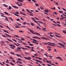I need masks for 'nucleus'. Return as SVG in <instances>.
<instances>
[{"label": "nucleus", "instance_id": "c9c22d12", "mask_svg": "<svg viewBox=\"0 0 66 66\" xmlns=\"http://www.w3.org/2000/svg\"><path fill=\"white\" fill-rule=\"evenodd\" d=\"M48 34H50V35H51V34H53V33L52 32H49V33H48Z\"/></svg>", "mask_w": 66, "mask_h": 66}, {"label": "nucleus", "instance_id": "bf43d9fd", "mask_svg": "<svg viewBox=\"0 0 66 66\" xmlns=\"http://www.w3.org/2000/svg\"><path fill=\"white\" fill-rule=\"evenodd\" d=\"M14 43V44L15 45H16V46H19V45H17V44H16L15 43Z\"/></svg>", "mask_w": 66, "mask_h": 66}, {"label": "nucleus", "instance_id": "e433bc0d", "mask_svg": "<svg viewBox=\"0 0 66 66\" xmlns=\"http://www.w3.org/2000/svg\"><path fill=\"white\" fill-rule=\"evenodd\" d=\"M12 9V7L11 6H9V10H11Z\"/></svg>", "mask_w": 66, "mask_h": 66}, {"label": "nucleus", "instance_id": "412c9836", "mask_svg": "<svg viewBox=\"0 0 66 66\" xmlns=\"http://www.w3.org/2000/svg\"><path fill=\"white\" fill-rule=\"evenodd\" d=\"M11 65H15V64L12 63V62H10V63Z\"/></svg>", "mask_w": 66, "mask_h": 66}, {"label": "nucleus", "instance_id": "de8ad7c7", "mask_svg": "<svg viewBox=\"0 0 66 66\" xmlns=\"http://www.w3.org/2000/svg\"><path fill=\"white\" fill-rule=\"evenodd\" d=\"M7 27L9 29V30H11L10 28L8 26H7Z\"/></svg>", "mask_w": 66, "mask_h": 66}, {"label": "nucleus", "instance_id": "f704fd0d", "mask_svg": "<svg viewBox=\"0 0 66 66\" xmlns=\"http://www.w3.org/2000/svg\"><path fill=\"white\" fill-rule=\"evenodd\" d=\"M14 14L16 16H18V17L19 16V15H18L15 13H14Z\"/></svg>", "mask_w": 66, "mask_h": 66}, {"label": "nucleus", "instance_id": "c03bdc74", "mask_svg": "<svg viewBox=\"0 0 66 66\" xmlns=\"http://www.w3.org/2000/svg\"><path fill=\"white\" fill-rule=\"evenodd\" d=\"M15 37H18V38H20V37H19V36H18V35H16L15 36Z\"/></svg>", "mask_w": 66, "mask_h": 66}, {"label": "nucleus", "instance_id": "b1692460", "mask_svg": "<svg viewBox=\"0 0 66 66\" xmlns=\"http://www.w3.org/2000/svg\"><path fill=\"white\" fill-rule=\"evenodd\" d=\"M4 13L5 14H6V15H8L9 14V13H7V12H4Z\"/></svg>", "mask_w": 66, "mask_h": 66}, {"label": "nucleus", "instance_id": "c756f323", "mask_svg": "<svg viewBox=\"0 0 66 66\" xmlns=\"http://www.w3.org/2000/svg\"><path fill=\"white\" fill-rule=\"evenodd\" d=\"M10 54H13V55H15V54L13 52H11Z\"/></svg>", "mask_w": 66, "mask_h": 66}, {"label": "nucleus", "instance_id": "864d4df0", "mask_svg": "<svg viewBox=\"0 0 66 66\" xmlns=\"http://www.w3.org/2000/svg\"><path fill=\"white\" fill-rule=\"evenodd\" d=\"M46 29V28H44L43 29V31H45Z\"/></svg>", "mask_w": 66, "mask_h": 66}, {"label": "nucleus", "instance_id": "7ed1b4c3", "mask_svg": "<svg viewBox=\"0 0 66 66\" xmlns=\"http://www.w3.org/2000/svg\"><path fill=\"white\" fill-rule=\"evenodd\" d=\"M58 44L60 45V46L62 47L64 49H66V48L64 47L65 45L61 43H58Z\"/></svg>", "mask_w": 66, "mask_h": 66}, {"label": "nucleus", "instance_id": "6e6552de", "mask_svg": "<svg viewBox=\"0 0 66 66\" xmlns=\"http://www.w3.org/2000/svg\"><path fill=\"white\" fill-rule=\"evenodd\" d=\"M35 61L38 62L40 63H42V61H40L37 60H35Z\"/></svg>", "mask_w": 66, "mask_h": 66}, {"label": "nucleus", "instance_id": "473e14b6", "mask_svg": "<svg viewBox=\"0 0 66 66\" xmlns=\"http://www.w3.org/2000/svg\"><path fill=\"white\" fill-rule=\"evenodd\" d=\"M3 5L5 6V7H8V6L5 5V4H3Z\"/></svg>", "mask_w": 66, "mask_h": 66}, {"label": "nucleus", "instance_id": "13d9d810", "mask_svg": "<svg viewBox=\"0 0 66 66\" xmlns=\"http://www.w3.org/2000/svg\"><path fill=\"white\" fill-rule=\"evenodd\" d=\"M14 43V44L15 45H16V46H19V45H17V44H16L15 43Z\"/></svg>", "mask_w": 66, "mask_h": 66}, {"label": "nucleus", "instance_id": "9b49d317", "mask_svg": "<svg viewBox=\"0 0 66 66\" xmlns=\"http://www.w3.org/2000/svg\"><path fill=\"white\" fill-rule=\"evenodd\" d=\"M20 14H22V15H24V16L26 15L25 14H24V13H23L22 12H20Z\"/></svg>", "mask_w": 66, "mask_h": 66}, {"label": "nucleus", "instance_id": "9d476101", "mask_svg": "<svg viewBox=\"0 0 66 66\" xmlns=\"http://www.w3.org/2000/svg\"><path fill=\"white\" fill-rule=\"evenodd\" d=\"M9 46L11 47H13L14 48H15V46H14V45H13L12 44H9Z\"/></svg>", "mask_w": 66, "mask_h": 66}, {"label": "nucleus", "instance_id": "a211bd4d", "mask_svg": "<svg viewBox=\"0 0 66 66\" xmlns=\"http://www.w3.org/2000/svg\"><path fill=\"white\" fill-rule=\"evenodd\" d=\"M25 46L26 47H27L29 49H31V47L30 46Z\"/></svg>", "mask_w": 66, "mask_h": 66}, {"label": "nucleus", "instance_id": "4be33fe9", "mask_svg": "<svg viewBox=\"0 0 66 66\" xmlns=\"http://www.w3.org/2000/svg\"><path fill=\"white\" fill-rule=\"evenodd\" d=\"M35 5L36 6L38 7L39 6V5L37 3L35 4Z\"/></svg>", "mask_w": 66, "mask_h": 66}, {"label": "nucleus", "instance_id": "6e6d98bb", "mask_svg": "<svg viewBox=\"0 0 66 66\" xmlns=\"http://www.w3.org/2000/svg\"><path fill=\"white\" fill-rule=\"evenodd\" d=\"M62 10H63V11H65L66 12V10H65V9H64V8H62Z\"/></svg>", "mask_w": 66, "mask_h": 66}, {"label": "nucleus", "instance_id": "bb28decb", "mask_svg": "<svg viewBox=\"0 0 66 66\" xmlns=\"http://www.w3.org/2000/svg\"><path fill=\"white\" fill-rule=\"evenodd\" d=\"M45 60H46V61H47V59L46 58H44V59H43V61H45Z\"/></svg>", "mask_w": 66, "mask_h": 66}, {"label": "nucleus", "instance_id": "f8f14e48", "mask_svg": "<svg viewBox=\"0 0 66 66\" xmlns=\"http://www.w3.org/2000/svg\"><path fill=\"white\" fill-rule=\"evenodd\" d=\"M46 62L47 63H52L51 61H49L47 60H46Z\"/></svg>", "mask_w": 66, "mask_h": 66}, {"label": "nucleus", "instance_id": "a878e982", "mask_svg": "<svg viewBox=\"0 0 66 66\" xmlns=\"http://www.w3.org/2000/svg\"><path fill=\"white\" fill-rule=\"evenodd\" d=\"M19 2H22L23 1V0H17Z\"/></svg>", "mask_w": 66, "mask_h": 66}, {"label": "nucleus", "instance_id": "393cba45", "mask_svg": "<svg viewBox=\"0 0 66 66\" xmlns=\"http://www.w3.org/2000/svg\"><path fill=\"white\" fill-rule=\"evenodd\" d=\"M2 36L4 38H6L7 37V36H5L4 35H2Z\"/></svg>", "mask_w": 66, "mask_h": 66}, {"label": "nucleus", "instance_id": "680f3d73", "mask_svg": "<svg viewBox=\"0 0 66 66\" xmlns=\"http://www.w3.org/2000/svg\"><path fill=\"white\" fill-rule=\"evenodd\" d=\"M21 39L22 40H24L25 39L24 38H21Z\"/></svg>", "mask_w": 66, "mask_h": 66}, {"label": "nucleus", "instance_id": "58836bf2", "mask_svg": "<svg viewBox=\"0 0 66 66\" xmlns=\"http://www.w3.org/2000/svg\"><path fill=\"white\" fill-rule=\"evenodd\" d=\"M26 11L28 12L29 13H30V12L29 11V10L28 9H26Z\"/></svg>", "mask_w": 66, "mask_h": 66}, {"label": "nucleus", "instance_id": "dca6fc26", "mask_svg": "<svg viewBox=\"0 0 66 66\" xmlns=\"http://www.w3.org/2000/svg\"><path fill=\"white\" fill-rule=\"evenodd\" d=\"M16 49L18 51H20V50L21 49V48L20 47H18V48H16Z\"/></svg>", "mask_w": 66, "mask_h": 66}, {"label": "nucleus", "instance_id": "0eeeda50", "mask_svg": "<svg viewBox=\"0 0 66 66\" xmlns=\"http://www.w3.org/2000/svg\"><path fill=\"white\" fill-rule=\"evenodd\" d=\"M56 59H60L61 60H60V61H62V59L60 57L58 56L57 57H56Z\"/></svg>", "mask_w": 66, "mask_h": 66}, {"label": "nucleus", "instance_id": "8fccbe9b", "mask_svg": "<svg viewBox=\"0 0 66 66\" xmlns=\"http://www.w3.org/2000/svg\"><path fill=\"white\" fill-rule=\"evenodd\" d=\"M63 44L66 45V43L64 42H62Z\"/></svg>", "mask_w": 66, "mask_h": 66}, {"label": "nucleus", "instance_id": "603ef678", "mask_svg": "<svg viewBox=\"0 0 66 66\" xmlns=\"http://www.w3.org/2000/svg\"><path fill=\"white\" fill-rule=\"evenodd\" d=\"M53 22L54 23H55V24H56L57 23V22H56L54 21H53Z\"/></svg>", "mask_w": 66, "mask_h": 66}, {"label": "nucleus", "instance_id": "37998d69", "mask_svg": "<svg viewBox=\"0 0 66 66\" xmlns=\"http://www.w3.org/2000/svg\"><path fill=\"white\" fill-rule=\"evenodd\" d=\"M18 5H19V6H22V5H21L20 4H18Z\"/></svg>", "mask_w": 66, "mask_h": 66}, {"label": "nucleus", "instance_id": "5701e85b", "mask_svg": "<svg viewBox=\"0 0 66 66\" xmlns=\"http://www.w3.org/2000/svg\"><path fill=\"white\" fill-rule=\"evenodd\" d=\"M42 38L43 39H46V40H47L48 39V38H45V37H42Z\"/></svg>", "mask_w": 66, "mask_h": 66}, {"label": "nucleus", "instance_id": "1a4fd4ad", "mask_svg": "<svg viewBox=\"0 0 66 66\" xmlns=\"http://www.w3.org/2000/svg\"><path fill=\"white\" fill-rule=\"evenodd\" d=\"M12 6L14 8H15V9H19V7L16 6Z\"/></svg>", "mask_w": 66, "mask_h": 66}, {"label": "nucleus", "instance_id": "f257e3e1", "mask_svg": "<svg viewBox=\"0 0 66 66\" xmlns=\"http://www.w3.org/2000/svg\"><path fill=\"white\" fill-rule=\"evenodd\" d=\"M28 30L31 33L33 34H36L37 35L39 36H41V35L39 34L38 33H37V32H35L34 33V31H32L31 29H28Z\"/></svg>", "mask_w": 66, "mask_h": 66}, {"label": "nucleus", "instance_id": "72a5a7b5", "mask_svg": "<svg viewBox=\"0 0 66 66\" xmlns=\"http://www.w3.org/2000/svg\"><path fill=\"white\" fill-rule=\"evenodd\" d=\"M47 48H52V47L48 46H47Z\"/></svg>", "mask_w": 66, "mask_h": 66}, {"label": "nucleus", "instance_id": "f03ea898", "mask_svg": "<svg viewBox=\"0 0 66 66\" xmlns=\"http://www.w3.org/2000/svg\"><path fill=\"white\" fill-rule=\"evenodd\" d=\"M31 18L32 19H33L32 20V21L36 23L40 27H41V26L40 25V24L38 23V22L37 21L34 20H35V19L34 18Z\"/></svg>", "mask_w": 66, "mask_h": 66}, {"label": "nucleus", "instance_id": "338daca9", "mask_svg": "<svg viewBox=\"0 0 66 66\" xmlns=\"http://www.w3.org/2000/svg\"><path fill=\"white\" fill-rule=\"evenodd\" d=\"M0 64L1 65H2V66H4V65L2 63H1V62H0Z\"/></svg>", "mask_w": 66, "mask_h": 66}, {"label": "nucleus", "instance_id": "052dcab7", "mask_svg": "<svg viewBox=\"0 0 66 66\" xmlns=\"http://www.w3.org/2000/svg\"><path fill=\"white\" fill-rule=\"evenodd\" d=\"M15 13L16 14H19V13L18 12H15Z\"/></svg>", "mask_w": 66, "mask_h": 66}, {"label": "nucleus", "instance_id": "4c0bfd02", "mask_svg": "<svg viewBox=\"0 0 66 66\" xmlns=\"http://www.w3.org/2000/svg\"><path fill=\"white\" fill-rule=\"evenodd\" d=\"M60 20H63V19H64V18L63 17H62L61 18H60Z\"/></svg>", "mask_w": 66, "mask_h": 66}, {"label": "nucleus", "instance_id": "6ab92c4d", "mask_svg": "<svg viewBox=\"0 0 66 66\" xmlns=\"http://www.w3.org/2000/svg\"><path fill=\"white\" fill-rule=\"evenodd\" d=\"M37 29H41V28L38 26H37L36 27Z\"/></svg>", "mask_w": 66, "mask_h": 66}, {"label": "nucleus", "instance_id": "49530a36", "mask_svg": "<svg viewBox=\"0 0 66 66\" xmlns=\"http://www.w3.org/2000/svg\"><path fill=\"white\" fill-rule=\"evenodd\" d=\"M34 24L33 23H31V25L32 26H34Z\"/></svg>", "mask_w": 66, "mask_h": 66}, {"label": "nucleus", "instance_id": "3c124183", "mask_svg": "<svg viewBox=\"0 0 66 66\" xmlns=\"http://www.w3.org/2000/svg\"><path fill=\"white\" fill-rule=\"evenodd\" d=\"M15 28H20V27L16 26L15 27Z\"/></svg>", "mask_w": 66, "mask_h": 66}, {"label": "nucleus", "instance_id": "f3484780", "mask_svg": "<svg viewBox=\"0 0 66 66\" xmlns=\"http://www.w3.org/2000/svg\"><path fill=\"white\" fill-rule=\"evenodd\" d=\"M31 40H33L35 42H38V41L37 40H36L35 39H31Z\"/></svg>", "mask_w": 66, "mask_h": 66}, {"label": "nucleus", "instance_id": "2eb2a0df", "mask_svg": "<svg viewBox=\"0 0 66 66\" xmlns=\"http://www.w3.org/2000/svg\"><path fill=\"white\" fill-rule=\"evenodd\" d=\"M4 34L5 35H6L8 37H11V36H10V35H9L8 34Z\"/></svg>", "mask_w": 66, "mask_h": 66}, {"label": "nucleus", "instance_id": "09e8293b", "mask_svg": "<svg viewBox=\"0 0 66 66\" xmlns=\"http://www.w3.org/2000/svg\"><path fill=\"white\" fill-rule=\"evenodd\" d=\"M34 18L35 19H36L37 20H39V19L35 17H34Z\"/></svg>", "mask_w": 66, "mask_h": 66}, {"label": "nucleus", "instance_id": "423d86ee", "mask_svg": "<svg viewBox=\"0 0 66 66\" xmlns=\"http://www.w3.org/2000/svg\"><path fill=\"white\" fill-rule=\"evenodd\" d=\"M24 59L27 60H29L30 59H31V57H30L29 56L28 57H24Z\"/></svg>", "mask_w": 66, "mask_h": 66}, {"label": "nucleus", "instance_id": "4d7b16f0", "mask_svg": "<svg viewBox=\"0 0 66 66\" xmlns=\"http://www.w3.org/2000/svg\"><path fill=\"white\" fill-rule=\"evenodd\" d=\"M63 32L64 34H66V32L65 31H63Z\"/></svg>", "mask_w": 66, "mask_h": 66}, {"label": "nucleus", "instance_id": "4468645a", "mask_svg": "<svg viewBox=\"0 0 66 66\" xmlns=\"http://www.w3.org/2000/svg\"><path fill=\"white\" fill-rule=\"evenodd\" d=\"M21 48L22 49H23V50H27L28 49L27 48H24L23 47H21Z\"/></svg>", "mask_w": 66, "mask_h": 66}, {"label": "nucleus", "instance_id": "0e129e2a", "mask_svg": "<svg viewBox=\"0 0 66 66\" xmlns=\"http://www.w3.org/2000/svg\"><path fill=\"white\" fill-rule=\"evenodd\" d=\"M47 43L48 44H52V43H51L50 42H48Z\"/></svg>", "mask_w": 66, "mask_h": 66}, {"label": "nucleus", "instance_id": "5fc2aeb1", "mask_svg": "<svg viewBox=\"0 0 66 66\" xmlns=\"http://www.w3.org/2000/svg\"><path fill=\"white\" fill-rule=\"evenodd\" d=\"M19 32H23L21 30H20L19 31Z\"/></svg>", "mask_w": 66, "mask_h": 66}, {"label": "nucleus", "instance_id": "774afa93", "mask_svg": "<svg viewBox=\"0 0 66 66\" xmlns=\"http://www.w3.org/2000/svg\"><path fill=\"white\" fill-rule=\"evenodd\" d=\"M27 23L26 22H24L23 23V24L24 25H26Z\"/></svg>", "mask_w": 66, "mask_h": 66}, {"label": "nucleus", "instance_id": "20e7f679", "mask_svg": "<svg viewBox=\"0 0 66 66\" xmlns=\"http://www.w3.org/2000/svg\"><path fill=\"white\" fill-rule=\"evenodd\" d=\"M32 38L34 39H41L40 38L36 36H33L32 37Z\"/></svg>", "mask_w": 66, "mask_h": 66}, {"label": "nucleus", "instance_id": "c85d7f7f", "mask_svg": "<svg viewBox=\"0 0 66 66\" xmlns=\"http://www.w3.org/2000/svg\"><path fill=\"white\" fill-rule=\"evenodd\" d=\"M29 46H33L34 45L33 44H29Z\"/></svg>", "mask_w": 66, "mask_h": 66}, {"label": "nucleus", "instance_id": "69168bd1", "mask_svg": "<svg viewBox=\"0 0 66 66\" xmlns=\"http://www.w3.org/2000/svg\"><path fill=\"white\" fill-rule=\"evenodd\" d=\"M56 25L59 27H60L61 26L60 25V24H57Z\"/></svg>", "mask_w": 66, "mask_h": 66}, {"label": "nucleus", "instance_id": "2f4dec72", "mask_svg": "<svg viewBox=\"0 0 66 66\" xmlns=\"http://www.w3.org/2000/svg\"><path fill=\"white\" fill-rule=\"evenodd\" d=\"M32 1V2H34L35 3H36V1L35 0H31Z\"/></svg>", "mask_w": 66, "mask_h": 66}, {"label": "nucleus", "instance_id": "ddd939ff", "mask_svg": "<svg viewBox=\"0 0 66 66\" xmlns=\"http://www.w3.org/2000/svg\"><path fill=\"white\" fill-rule=\"evenodd\" d=\"M16 56H17L20 57H21V56L20 55L18 54H16Z\"/></svg>", "mask_w": 66, "mask_h": 66}, {"label": "nucleus", "instance_id": "e2e57ef3", "mask_svg": "<svg viewBox=\"0 0 66 66\" xmlns=\"http://www.w3.org/2000/svg\"><path fill=\"white\" fill-rule=\"evenodd\" d=\"M18 60H19V61H22V60H21V59H20V58L18 59Z\"/></svg>", "mask_w": 66, "mask_h": 66}, {"label": "nucleus", "instance_id": "79ce46f5", "mask_svg": "<svg viewBox=\"0 0 66 66\" xmlns=\"http://www.w3.org/2000/svg\"><path fill=\"white\" fill-rule=\"evenodd\" d=\"M12 40L13 41H15V42H17V41H16V40H15L14 39H12Z\"/></svg>", "mask_w": 66, "mask_h": 66}, {"label": "nucleus", "instance_id": "ea45409f", "mask_svg": "<svg viewBox=\"0 0 66 66\" xmlns=\"http://www.w3.org/2000/svg\"><path fill=\"white\" fill-rule=\"evenodd\" d=\"M59 12L60 13H63L62 11H59Z\"/></svg>", "mask_w": 66, "mask_h": 66}, {"label": "nucleus", "instance_id": "39448f33", "mask_svg": "<svg viewBox=\"0 0 66 66\" xmlns=\"http://www.w3.org/2000/svg\"><path fill=\"white\" fill-rule=\"evenodd\" d=\"M1 16L2 17H5V20L6 21H8L9 22V20L7 19V16H4V15H1Z\"/></svg>", "mask_w": 66, "mask_h": 66}, {"label": "nucleus", "instance_id": "a18cd8bd", "mask_svg": "<svg viewBox=\"0 0 66 66\" xmlns=\"http://www.w3.org/2000/svg\"><path fill=\"white\" fill-rule=\"evenodd\" d=\"M9 60H8V59H7L6 60V63H9Z\"/></svg>", "mask_w": 66, "mask_h": 66}, {"label": "nucleus", "instance_id": "7c9ffc66", "mask_svg": "<svg viewBox=\"0 0 66 66\" xmlns=\"http://www.w3.org/2000/svg\"><path fill=\"white\" fill-rule=\"evenodd\" d=\"M44 12H48V10H44Z\"/></svg>", "mask_w": 66, "mask_h": 66}, {"label": "nucleus", "instance_id": "cd10ccee", "mask_svg": "<svg viewBox=\"0 0 66 66\" xmlns=\"http://www.w3.org/2000/svg\"><path fill=\"white\" fill-rule=\"evenodd\" d=\"M3 31H4V32H6V33H9V32L7 31L6 30H4Z\"/></svg>", "mask_w": 66, "mask_h": 66}, {"label": "nucleus", "instance_id": "aec40b11", "mask_svg": "<svg viewBox=\"0 0 66 66\" xmlns=\"http://www.w3.org/2000/svg\"><path fill=\"white\" fill-rule=\"evenodd\" d=\"M7 40L8 41H9L10 42H11L13 43V41L11 40V39H7Z\"/></svg>", "mask_w": 66, "mask_h": 66}, {"label": "nucleus", "instance_id": "a19ab883", "mask_svg": "<svg viewBox=\"0 0 66 66\" xmlns=\"http://www.w3.org/2000/svg\"><path fill=\"white\" fill-rule=\"evenodd\" d=\"M50 64L52 65H55L53 63H50Z\"/></svg>", "mask_w": 66, "mask_h": 66}]
</instances>
